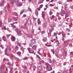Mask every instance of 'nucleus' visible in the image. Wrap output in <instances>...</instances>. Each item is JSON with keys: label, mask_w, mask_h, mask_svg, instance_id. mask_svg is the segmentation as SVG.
Segmentation results:
<instances>
[{"label": "nucleus", "mask_w": 73, "mask_h": 73, "mask_svg": "<svg viewBox=\"0 0 73 73\" xmlns=\"http://www.w3.org/2000/svg\"><path fill=\"white\" fill-rule=\"evenodd\" d=\"M36 40L35 39H33L31 41L32 42H31L29 44V46L32 47L33 46V45L36 44V42L35 41Z\"/></svg>", "instance_id": "1"}, {"label": "nucleus", "mask_w": 73, "mask_h": 73, "mask_svg": "<svg viewBox=\"0 0 73 73\" xmlns=\"http://www.w3.org/2000/svg\"><path fill=\"white\" fill-rule=\"evenodd\" d=\"M45 64L46 65V66L47 68H50V69H51L50 70H48V71H51V70H52V67L50 66V65H49V64L45 63Z\"/></svg>", "instance_id": "2"}, {"label": "nucleus", "mask_w": 73, "mask_h": 73, "mask_svg": "<svg viewBox=\"0 0 73 73\" xmlns=\"http://www.w3.org/2000/svg\"><path fill=\"white\" fill-rule=\"evenodd\" d=\"M15 31L17 33V35H18L19 36H21V31L19 29H15Z\"/></svg>", "instance_id": "3"}, {"label": "nucleus", "mask_w": 73, "mask_h": 73, "mask_svg": "<svg viewBox=\"0 0 73 73\" xmlns=\"http://www.w3.org/2000/svg\"><path fill=\"white\" fill-rule=\"evenodd\" d=\"M61 50L62 52H63V55H64V56H65V55H66V53H67V51L66 50H65V49H64L63 48Z\"/></svg>", "instance_id": "4"}, {"label": "nucleus", "mask_w": 73, "mask_h": 73, "mask_svg": "<svg viewBox=\"0 0 73 73\" xmlns=\"http://www.w3.org/2000/svg\"><path fill=\"white\" fill-rule=\"evenodd\" d=\"M60 14L61 16H64V15H65V11L63 10L60 12Z\"/></svg>", "instance_id": "5"}, {"label": "nucleus", "mask_w": 73, "mask_h": 73, "mask_svg": "<svg viewBox=\"0 0 73 73\" xmlns=\"http://www.w3.org/2000/svg\"><path fill=\"white\" fill-rule=\"evenodd\" d=\"M37 45H34L32 47V48L34 50H35V49H36L37 48Z\"/></svg>", "instance_id": "6"}, {"label": "nucleus", "mask_w": 73, "mask_h": 73, "mask_svg": "<svg viewBox=\"0 0 73 73\" xmlns=\"http://www.w3.org/2000/svg\"><path fill=\"white\" fill-rule=\"evenodd\" d=\"M27 23L29 24H30L31 23V20L29 18L27 20Z\"/></svg>", "instance_id": "7"}, {"label": "nucleus", "mask_w": 73, "mask_h": 73, "mask_svg": "<svg viewBox=\"0 0 73 73\" xmlns=\"http://www.w3.org/2000/svg\"><path fill=\"white\" fill-rule=\"evenodd\" d=\"M19 1V0H13L12 1V2H11V4H13L14 3H17Z\"/></svg>", "instance_id": "8"}, {"label": "nucleus", "mask_w": 73, "mask_h": 73, "mask_svg": "<svg viewBox=\"0 0 73 73\" xmlns=\"http://www.w3.org/2000/svg\"><path fill=\"white\" fill-rule=\"evenodd\" d=\"M17 24V22H14L13 23L11 24V25L12 27H13V28H15V27H16V26L13 25V24Z\"/></svg>", "instance_id": "9"}, {"label": "nucleus", "mask_w": 73, "mask_h": 73, "mask_svg": "<svg viewBox=\"0 0 73 73\" xmlns=\"http://www.w3.org/2000/svg\"><path fill=\"white\" fill-rule=\"evenodd\" d=\"M64 32H62V33L61 32H59L58 33V35H60L61 34H62V36L63 37H64Z\"/></svg>", "instance_id": "10"}, {"label": "nucleus", "mask_w": 73, "mask_h": 73, "mask_svg": "<svg viewBox=\"0 0 73 73\" xmlns=\"http://www.w3.org/2000/svg\"><path fill=\"white\" fill-rule=\"evenodd\" d=\"M43 28H45L47 26V23H44L42 25Z\"/></svg>", "instance_id": "11"}, {"label": "nucleus", "mask_w": 73, "mask_h": 73, "mask_svg": "<svg viewBox=\"0 0 73 73\" xmlns=\"http://www.w3.org/2000/svg\"><path fill=\"white\" fill-rule=\"evenodd\" d=\"M42 68V66L41 65L37 67L38 69V70H41Z\"/></svg>", "instance_id": "12"}, {"label": "nucleus", "mask_w": 73, "mask_h": 73, "mask_svg": "<svg viewBox=\"0 0 73 73\" xmlns=\"http://www.w3.org/2000/svg\"><path fill=\"white\" fill-rule=\"evenodd\" d=\"M11 40L12 41H15V37L14 36H13L11 38Z\"/></svg>", "instance_id": "13"}, {"label": "nucleus", "mask_w": 73, "mask_h": 73, "mask_svg": "<svg viewBox=\"0 0 73 73\" xmlns=\"http://www.w3.org/2000/svg\"><path fill=\"white\" fill-rule=\"evenodd\" d=\"M2 38L4 41H7V39L6 38V37H5V36H3Z\"/></svg>", "instance_id": "14"}, {"label": "nucleus", "mask_w": 73, "mask_h": 73, "mask_svg": "<svg viewBox=\"0 0 73 73\" xmlns=\"http://www.w3.org/2000/svg\"><path fill=\"white\" fill-rule=\"evenodd\" d=\"M69 17V15H68V14L67 13H66L65 15V19H66L67 17Z\"/></svg>", "instance_id": "15"}, {"label": "nucleus", "mask_w": 73, "mask_h": 73, "mask_svg": "<svg viewBox=\"0 0 73 73\" xmlns=\"http://www.w3.org/2000/svg\"><path fill=\"white\" fill-rule=\"evenodd\" d=\"M44 1V0H40V1L39 2V4H41V3H42Z\"/></svg>", "instance_id": "16"}, {"label": "nucleus", "mask_w": 73, "mask_h": 73, "mask_svg": "<svg viewBox=\"0 0 73 73\" xmlns=\"http://www.w3.org/2000/svg\"><path fill=\"white\" fill-rule=\"evenodd\" d=\"M29 53H34V51L33 50H31L30 51H29Z\"/></svg>", "instance_id": "17"}, {"label": "nucleus", "mask_w": 73, "mask_h": 73, "mask_svg": "<svg viewBox=\"0 0 73 73\" xmlns=\"http://www.w3.org/2000/svg\"><path fill=\"white\" fill-rule=\"evenodd\" d=\"M35 14L36 16H37L38 15V11H36L35 13Z\"/></svg>", "instance_id": "18"}, {"label": "nucleus", "mask_w": 73, "mask_h": 73, "mask_svg": "<svg viewBox=\"0 0 73 73\" xmlns=\"http://www.w3.org/2000/svg\"><path fill=\"white\" fill-rule=\"evenodd\" d=\"M38 24H41V21H40V19H38Z\"/></svg>", "instance_id": "19"}, {"label": "nucleus", "mask_w": 73, "mask_h": 73, "mask_svg": "<svg viewBox=\"0 0 73 73\" xmlns=\"http://www.w3.org/2000/svg\"><path fill=\"white\" fill-rule=\"evenodd\" d=\"M51 33H52L50 32H49L48 33V36L49 37H50V36H51Z\"/></svg>", "instance_id": "20"}, {"label": "nucleus", "mask_w": 73, "mask_h": 73, "mask_svg": "<svg viewBox=\"0 0 73 73\" xmlns=\"http://www.w3.org/2000/svg\"><path fill=\"white\" fill-rule=\"evenodd\" d=\"M43 40L46 42L47 41V39L45 37L44 39H43Z\"/></svg>", "instance_id": "21"}, {"label": "nucleus", "mask_w": 73, "mask_h": 73, "mask_svg": "<svg viewBox=\"0 0 73 73\" xmlns=\"http://www.w3.org/2000/svg\"><path fill=\"white\" fill-rule=\"evenodd\" d=\"M1 29L2 30H6V29H7V28H6L5 26L3 27Z\"/></svg>", "instance_id": "22"}, {"label": "nucleus", "mask_w": 73, "mask_h": 73, "mask_svg": "<svg viewBox=\"0 0 73 73\" xmlns=\"http://www.w3.org/2000/svg\"><path fill=\"white\" fill-rule=\"evenodd\" d=\"M7 48L8 49L10 50V51H11V47H10V46H7Z\"/></svg>", "instance_id": "23"}, {"label": "nucleus", "mask_w": 73, "mask_h": 73, "mask_svg": "<svg viewBox=\"0 0 73 73\" xmlns=\"http://www.w3.org/2000/svg\"><path fill=\"white\" fill-rule=\"evenodd\" d=\"M58 3L59 4H62V1H61V0H60L58 1Z\"/></svg>", "instance_id": "24"}, {"label": "nucleus", "mask_w": 73, "mask_h": 73, "mask_svg": "<svg viewBox=\"0 0 73 73\" xmlns=\"http://www.w3.org/2000/svg\"><path fill=\"white\" fill-rule=\"evenodd\" d=\"M54 31V29H50L49 30V32H52V31Z\"/></svg>", "instance_id": "25"}, {"label": "nucleus", "mask_w": 73, "mask_h": 73, "mask_svg": "<svg viewBox=\"0 0 73 73\" xmlns=\"http://www.w3.org/2000/svg\"><path fill=\"white\" fill-rule=\"evenodd\" d=\"M23 5V3L21 2L20 3H19V4H18V5L19 6H22V5Z\"/></svg>", "instance_id": "26"}, {"label": "nucleus", "mask_w": 73, "mask_h": 73, "mask_svg": "<svg viewBox=\"0 0 73 73\" xmlns=\"http://www.w3.org/2000/svg\"><path fill=\"white\" fill-rule=\"evenodd\" d=\"M37 53L38 54L40 55L42 57V54L40 52H37Z\"/></svg>", "instance_id": "27"}, {"label": "nucleus", "mask_w": 73, "mask_h": 73, "mask_svg": "<svg viewBox=\"0 0 73 73\" xmlns=\"http://www.w3.org/2000/svg\"><path fill=\"white\" fill-rule=\"evenodd\" d=\"M24 12V10H22L20 12L21 15H22V14Z\"/></svg>", "instance_id": "28"}, {"label": "nucleus", "mask_w": 73, "mask_h": 73, "mask_svg": "<svg viewBox=\"0 0 73 73\" xmlns=\"http://www.w3.org/2000/svg\"><path fill=\"white\" fill-rule=\"evenodd\" d=\"M66 21L68 22H70V19L69 18H68Z\"/></svg>", "instance_id": "29"}, {"label": "nucleus", "mask_w": 73, "mask_h": 73, "mask_svg": "<svg viewBox=\"0 0 73 73\" xmlns=\"http://www.w3.org/2000/svg\"><path fill=\"white\" fill-rule=\"evenodd\" d=\"M5 53L8 52V50H7V48H6L5 50Z\"/></svg>", "instance_id": "30"}, {"label": "nucleus", "mask_w": 73, "mask_h": 73, "mask_svg": "<svg viewBox=\"0 0 73 73\" xmlns=\"http://www.w3.org/2000/svg\"><path fill=\"white\" fill-rule=\"evenodd\" d=\"M31 49V48L30 47L27 48V50L29 51H29H30Z\"/></svg>", "instance_id": "31"}, {"label": "nucleus", "mask_w": 73, "mask_h": 73, "mask_svg": "<svg viewBox=\"0 0 73 73\" xmlns=\"http://www.w3.org/2000/svg\"><path fill=\"white\" fill-rule=\"evenodd\" d=\"M48 61L50 64H51L52 63V60H51V59H48Z\"/></svg>", "instance_id": "32"}, {"label": "nucleus", "mask_w": 73, "mask_h": 73, "mask_svg": "<svg viewBox=\"0 0 73 73\" xmlns=\"http://www.w3.org/2000/svg\"><path fill=\"white\" fill-rule=\"evenodd\" d=\"M21 52H18L17 53V54H18V55H20V54H21Z\"/></svg>", "instance_id": "33"}, {"label": "nucleus", "mask_w": 73, "mask_h": 73, "mask_svg": "<svg viewBox=\"0 0 73 73\" xmlns=\"http://www.w3.org/2000/svg\"><path fill=\"white\" fill-rule=\"evenodd\" d=\"M69 70V71H70L69 73H72V69H71V68H70Z\"/></svg>", "instance_id": "34"}, {"label": "nucleus", "mask_w": 73, "mask_h": 73, "mask_svg": "<svg viewBox=\"0 0 73 73\" xmlns=\"http://www.w3.org/2000/svg\"><path fill=\"white\" fill-rule=\"evenodd\" d=\"M56 42L57 44L58 45V44H60V43H59V41H58V40H57L56 41Z\"/></svg>", "instance_id": "35"}, {"label": "nucleus", "mask_w": 73, "mask_h": 73, "mask_svg": "<svg viewBox=\"0 0 73 73\" xmlns=\"http://www.w3.org/2000/svg\"><path fill=\"white\" fill-rule=\"evenodd\" d=\"M12 70H13V68L11 67V69L10 70V73H13L12 72Z\"/></svg>", "instance_id": "36"}, {"label": "nucleus", "mask_w": 73, "mask_h": 73, "mask_svg": "<svg viewBox=\"0 0 73 73\" xmlns=\"http://www.w3.org/2000/svg\"><path fill=\"white\" fill-rule=\"evenodd\" d=\"M11 34L10 35H6V36L7 38H9V37L10 36H11Z\"/></svg>", "instance_id": "37"}, {"label": "nucleus", "mask_w": 73, "mask_h": 73, "mask_svg": "<svg viewBox=\"0 0 73 73\" xmlns=\"http://www.w3.org/2000/svg\"><path fill=\"white\" fill-rule=\"evenodd\" d=\"M51 51L52 52L53 54H54V49H52L51 50Z\"/></svg>", "instance_id": "38"}, {"label": "nucleus", "mask_w": 73, "mask_h": 73, "mask_svg": "<svg viewBox=\"0 0 73 73\" xmlns=\"http://www.w3.org/2000/svg\"><path fill=\"white\" fill-rule=\"evenodd\" d=\"M36 0H33L32 1V3L33 4H35V3H36Z\"/></svg>", "instance_id": "39"}, {"label": "nucleus", "mask_w": 73, "mask_h": 73, "mask_svg": "<svg viewBox=\"0 0 73 73\" xmlns=\"http://www.w3.org/2000/svg\"><path fill=\"white\" fill-rule=\"evenodd\" d=\"M28 57H25L24 59L23 60H28Z\"/></svg>", "instance_id": "40"}, {"label": "nucleus", "mask_w": 73, "mask_h": 73, "mask_svg": "<svg viewBox=\"0 0 73 73\" xmlns=\"http://www.w3.org/2000/svg\"><path fill=\"white\" fill-rule=\"evenodd\" d=\"M36 67L35 66H33V70H35L36 69Z\"/></svg>", "instance_id": "41"}, {"label": "nucleus", "mask_w": 73, "mask_h": 73, "mask_svg": "<svg viewBox=\"0 0 73 73\" xmlns=\"http://www.w3.org/2000/svg\"><path fill=\"white\" fill-rule=\"evenodd\" d=\"M42 18H43V19H44V17H45V15L43 14H42Z\"/></svg>", "instance_id": "42"}, {"label": "nucleus", "mask_w": 73, "mask_h": 73, "mask_svg": "<svg viewBox=\"0 0 73 73\" xmlns=\"http://www.w3.org/2000/svg\"><path fill=\"white\" fill-rule=\"evenodd\" d=\"M36 57H37V58H39V59H40V58H40V56H39L38 55L36 54Z\"/></svg>", "instance_id": "43"}, {"label": "nucleus", "mask_w": 73, "mask_h": 73, "mask_svg": "<svg viewBox=\"0 0 73 73\" xmlns=\"http://www.w3.org/2000/svg\"><path fill=\"white\" fill-rule=\"evenodd\" d=\"M52 13H53V12H52L51 11H50L49 12V15L50 16L52 15Z\"/></svg>", "instance_id": "44"}, {"label": "nucleus", "mask_w": 73, "mask_h": 73, "mask_svg": "<svg viewBox=\"0 0 73 73\" xmlns=\"http://www.w3.org/2000/svg\"><path fill=\"white\" fill-rule=\"evenodd\" d=\"M28 9L29 11H30V12H32V9L30 8H28Z\"/></svg>", "instance_id": "45"}, {"label": "nucleus", "mask_w": 73, "mask_h": 73, "mask_svg": "<svg viewBox=\"0 0 73 73\" xmlns=\"http://www.w3.org/2000/svg\"><path fill=\"white\" fill-rule=\"evenodd\" d=\"M42 7H43V5H40L39 7H40V8H42Z\"/></svg>", "instance_id": "46"}, {"label": "nucleus", "mask_w": 73, "mask_h": 73, "mask_svg": "<svg viewBox=\"0 0 73 73\" xmlns=\"http://www.w3.org/2000/svg\"><path fill=\"white\" fill-rule=\"evenodd\" d=\"M8 22H10L11 21V19L10 18H9L8 19Z\"/></svg>", "instance_id": "47"}, {"label": "nucleus", "mask_w": 73, "mask_h": 73, "mask_svg": "<svg viewBox=\"0 0 73 73\" xmlns=\"http://www.w3.org/2000/svg\"><path fill=\"white\" fill-rule=\"evenodd\" d=\"M56 14V16L58 17V16H59V13L57 12V13Z\"/></svg>", "instance_id": "48"}, {"label": "nucleus", "mask_w": 73, "mask_h": 73, "mask_svg": "<svg viewBox=\"0 0 73 73\" xmlns=\"http://www.w3.org/2000/svg\"><path fill=\"white\" fill-rule=\"evenodd\" d=\"M17 44L19 46H21V44L20 43H18Z\"/></svg>", "instance_id": "49"}, {"label": "nucleus", "mask_w": 73, "mask_h": 73, "mask_svg": "<svg viewBox=\"0 0 73 73\" xmlns=\"http://www.w3.org/2000/svg\"><path fill=\"white\" fill-rule=\"evenodd\" d=\"M61 17H58V20H61Z\"/></svg>", "instance_id": "50"}, {"label": "nucleus", "mask_w": 73, "mask_h": 73, "mask_svg": "<svg viewBox=\"0 0 73 73\" xmlns=\"http://www.w3.org/2000/svg\"><path fill=\"white\" fill-rule=\"evenodd\" d=\"M55 25L54 24L51 25V27H54Z\"/></svg>", "instance_id": "51"}, {"label": "nucleus", "mask_w": 73, "mask_h": 73, "mask_svg": "<svg viewBox=\"0 0 73 73\" xmlns=\"http://www.w3.org/2000/svg\"><path fill=\"white\" fill-rule=\"evenodd\" d=\"M66 31L68 32H70V29H66Z\"/></svg>", "instance_id": "52"}, {"label": "nucleus", "mask_w": 73, "mask_h": 73, "mask_svg": "<svg viewBox=\"0 0 73 73\" xmlns=\"http://www.w3.org/2000/svg\"><path fill=\"white\" fill-rule=\"evenodd\" d=\"M14 15H15V16H18V15H17V13L15 12V13H14Z\"/></svg>", "instance_id": "53"}, {"label": "nucleus", "mask_w": 73, "mask_h": 73, "mask_svg": "<svg viewBox=\"0 0 73 73\" xmlns=\"http://www.w3.org/2000/svg\"><path fill=\"white\" fill-rule=\"evenodd\" d=\"M56 51L57 52V53H58V52H59V49H57L56 50Z\"/></svg>", "instance_id": "54"}, {"label": "nucleus", "mask_w": 73, "mask_h": 73, "mask_svg": "<svg viewBox=\"0 0 73 73\" xmlns=\"http://www.w3.org/2000/svg\"><path fill=\"white\" fill-rule=\"evenodd\" d=\"M3 11H1V13H0V15H2L3 14Z\"/></svg>", "instance_id": "55"}, {"label": "nucleus", "mask_w": 73, "mask_h": 73, "mask_svg": "<svg viewBox=\"0 0 73 73\" xmlns=\"http://www.w3.org/2000/svg\"><path fill=\"white\" fill-rule=\"evenodd\" d=\"M68 4L64 6L65 8H67L68 7Z\"/></svg>", "instance_id": "56"}, {"label": "nucleus", "mask_w": 73, "mask_h": 73, "mask_svg": "<svg viewBox=\"0 0 73 73\" xmlns=\"http://www.w3.org/2000/svg\"><path fill=\"white\" fill-rule=\"evenodd\" d=\"M16 60H17V61H20V60H19V59L18 58H16Z\"/></svg>", "instance_id": "57"}, {"label": "nucleus", "mask_w": 73, "mask_h": 73, "mask_svg": "<svg viewBox=\"0 0 73 73\" xmlns=\"http://www.w3.org/2000/svg\"><path fill=\"white\" fill-rule=\"evenodd\" d=\"M15 49H19V47L17 46H16L15 47Z\"/></svg>", "instance_id": "58"}, {"label": "nucleus", "mask_w": 73, "mask_h": 73, "mask_svg": "<svg viewBox=\"0 0 73 73\" xmlns=\"http://www.w3.org/2000/svg\"><path fill=\"white\" fill-rule=\"evenodd\" d=\"M30 58H31V60H32V61H33V57H32L31 56L30 57Z\"/></svg>", "instance_id": "59"}, {"label": "nucleus", "mask_w": 73, "mask_h": 73, "mask_svg": "<svg viewBox=\"0 0 73 73\" xmlns=\"http://www.w3.org/2000/svg\"><path fill=\"white\" fill-rule=\"evenodd\" d=\"M54 36H57V33H54Z\"/></svg>", "instance_id": "60"}, {"label": "nucleus", "mask_w": 73, "mask_h": 73, "mask_svg": "<svg viewBox=\"0 0 73 73\" xmlns=\"http://www.w3.org/2000/svg\"><path fill=\"white\" fill-rule=\"evenodd\" d=\"M70 54H71L72 55H73V51H71L70 52Z\"/></svg>", "instance_id": "61"}, {"label": "nucleus", "mask_w": 73, "mask_h": 73, "mask_svg": "<svg viewBox=\"0 0 73 73\" xmlns=\"http://www.w3.org/2000/svg\"><path fill=\"white\" fill-rule=\"evenodd\" d=\"M31 32H32V33H34V30L33 29H32V30H31Z\"/></svg>", "instance_id": "62"}, {"label": "nucleus", "mask_w": 73, "mask_h": 73, "mask_svg": "<svg viewBox=\"0 0 73 73\" xmlns=\"http://www.w3.org/2000/svg\"><path fill=\"white\" fill-rule=\"evenodd\" d=\"M14 20H15V21H17V20H18V19L15 18L14 19Z\"/></svg>", "instance_id": "63"}, {"label": "nucleus", "mask_w": 73, "mask_h": 73, "mask_svg": "<svg viewBox=\"0 0 73 73\" xmlns=\"http://www.w3.org/2000/svg\"><path fill=\"white\" fill-rule=\"evenodd\" d=\"M0 5V6H1V7L3 6V3H1Z\"/></svg>", "instance_id": "64"}]
</instances>
